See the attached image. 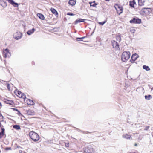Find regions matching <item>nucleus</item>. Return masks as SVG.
<instances>
[{
	"label": "nucleus",
	"mask_w": 153,
	"mask_h": 153,
	"mask_svg": "<svg viewBox=\"0 0 153 153\" xmlns=\"http://www.w3.org/2000/svg\"><path fill=\"white\" fill-rule=\"evenodd\" d=\"M129 153H137V152H129Z\"/></svg>",
	"instance_id": "obj_41"
},
{
	"label": "nucleus",
	"mask_w": 153,
	"mask_h": 153,
	"mask_svg": "<svg viewBox=\"0 0 153 153\" xmlns=\"http://www.w3.org/2000/svg\"><path fill=\"white\" fill-rule=\"evenodd\" d=\"M0 5L2 6L3 7H6L7 5V3L6 2H5L4 1H1L0 0Z\"/></svg>",
	"instance_id": "obj_21"
},
{
	"label": "nucleus",
	"mask_w": 153,
	"mask_h": 153,
	"mask_svg": "<svg viewBox=\"0 0 153 153\" xmlns=\"http://www.w3.org/2000/svg\"><path fill=\"white\" fill-rule=\"evenodd\" d=\"M112 45L113 48L117 50L119 49V45L118 43L115 40L112 41Z\"/></svg>",
	"instance_id": "obj_11"
},
{
	"label": "nucleus",
	"mask_w": 153,
	"mask_h": 153,
	"mask_svg": "<svg viewBox=\"0 0 153 153\" xmlns=\"http://www.w3.org/2000/svg\"><path fill=\"white\" fill-rule=\"evenodd\" d=\"M76 2V0H69L68 4L71 6H74Z\"/></svg>",
	"instance_id": "obj_14"
},
{
	"label": "nucleus",
	"mask_w": 153,
	"mask_h": 153,
	"mask_svg": "<svg viewBox=\"0 0 153 153\" xmlns=\"http://www.w3.org/2000/svg\"><path fill=\"white\" fill-rule=\"evenodd\" d=\"M14 93L16 96L20 98L23 99L25 101L26 95L17 89L15 90Z\"/></svg>",
	"instance_id": "obj_5"
},
{
	"label": "nucleus",
	"mask_w": 153,
	"mask_h": 153,
	"mask_svg": "<svg viewBox=\"0 0 153 153\" xmlns=\"http://www.w3.org/2000/svg\"><path fill=\"white\" fill-rule=\"evenodd\" d=\"M89 4H90L91 7L92 6L95 7H96V6L98 4H97L95 3V1H94L93 2H89Z\"/></svg>",
	"instance_id": "obj_22"
},
{
	"label": "nucleus",
	"mask_w": 153,
	"mask_h": 153,
	"mask_svg": "<svg viewBox=\"0 0 153 153\" xmlns=\"http://www.w3.org/2000/svg\"><path fill=\"white\" fill-rule=\"evenodd\" d=\"M2 54L3 57L5 58L7 57H9L11 56V53L10 52L9 50L8 49L3 50L2 52Z\"/></svg>",
	"instance_id": "obj_7"
},
{
	"label": "nucleus",
	"mask_w": 153,
	"mask_h": 153,
	"mask_svg": "<svg viewBox=\"0 0 153 153\" xmlns=\"http://www.w3.org/2000/svg\"><path fill=\"white\" fill-rule=\"evenodd\" d=\"M85 38V37H81V38H76V40L77 41H82V39H83L84 38Z\"/></svg>",
	"instance_id": "obj_30"
},
{
	"label": "nucleus",
	"mask_w": 153,
	"mask_h": 153,
	"mask_svg": "<svg viewBox=\"0 0 153 153\" xmlns=\"http://www.w3.org/2000/svg\"><path fill=\"white\" fill-rule=\"evenodd\" d=\"M152 12V9L150 8L144 7L142 8L140 12L142 15H148Z\"/></svg>",
	"instance_id": "obj_4"
},
{
	"label": "nucleus",
	"mask_w": 153,
	"mask_h": 153,
	"mask_svg": "<svg viewBox=\"0 0 153 153\" xmlns=\"http://www.w3.org/2000/svg\"><path fill=\"white\" fill-rule=\"evenodd\" d=\"M67 15H70V16H74L75 15L74 14L72 13L69 12L67 13Z\"/></svg>",
	"instance_id": "obj_32"
},
{
	"label": "nucleus",
	"mask_w": 153,
	"mask_h": 153,
	"mask_svg": "<svg viewBox=\"0 0 153 153\" xmlns=\"http://www.w3.org/2000/svg\"><path fill=\"white\" fill-rule=\"evenodd\" d=\"M10 148H9V147H7V148H5V150H10Z\"/></svg>",
	"instance_id": "obj_38"
},
{
	"label": "nucleus",
	"mask_w": 153,
	"mask_h": 153,
	"mask_svg": "<svg viewBox=\"0 0 153 153\" xmlns=\"http://www.w3.org/2000/svg\"><path fill=\"white\" fill-rule=\"evenodd\" d=\"M2 121H0V128H1V129L4 128V126H2L1 123V122Z\"/></svg>",
	"instance_id": "obj_34"
},
{
	"label": "nucleus",
	"mask_w": 153,
	"mask_h": 153,
	"mask_svg": "<svg viewBox=\"0 0 153 153\" xmlns=\"http://www.w3.org/2000/svg\"><path fill=\"white\" fill-rule=\"evenodd\" d=\"M7 87L9 90H10V86L9 84H7Z\"/></svg>",
	"instance_id": "obj_33"
},
{
	"label": "nucleus",
	"mask_w": 153,
	"mask_h": 153,
	"mask_svg": "<svg viewBox=\"0 0 153 153\" xmlns=\"http://www.w3.org/2000/svg\"><path fill=\"white\" fill-rule=\"evenodd\" d=\"M13 127L14 129H15L17 130H19L20 129V126L19 125H13Z\"/></svg>",
	"instance_id": "obj_26"
},
{
	"label": "nucleus",
	"mask_w": 153,
	"mask_h": 153,
	"mask_svg": "<svg viewBox=\"0 0 153 153\" xmlns=\"http://www.w3.org/2000/svg\"><path fill=\"white\" fill-rule=\"evenodd\" d=\"M145 97L146 99L149 100L152 98V96L150 95H145Z\"/></svg>",
	"instance_id": "obj_28"
},
{
	"label": "nucleus",
	"mask_w": 153,
	"mask_h": 153,
	"mask_svg": "<svg viewBox=\"0 0 153 153\" xmlns=\"http://www.w3.org/2000/svg\"><path fill=\"white\" fill-rule=\"evenodd\" d=\"M10 3L15 7H17L19 6V4L16 3L15 2L13 1H12Z\"/></svg>",
	"instance_id": "obj_23"
},
{
	"label": "nucleus",
	"mask_w": 153,
	"mask_h": 153,
	"mask_svg": "<svg viewBox=\"0 0 153 153\" xmlns=\"http://www.w3.org/2000/svg\"><path fill=\"white\" fill-rule=\"evenodd\" d=\"M138 55L136 54H133L131 57V59L130 60V62L131 63H134V62L138 58Z\"/></svg>",
	"instance_id": "obj_10"
},
{
	"label": "nucleus",
	"mask_w": 153,
	"mask_h": 153,
	"mask_svg": "<svg viewBox=\"0 0 153 153\" xmlns=\"http://www.w3.org/2000/svg\"><path fill=\"white\" fill-rule=\"evenodd\" d=\"M106 22V21H104L103 22H99V24L101 25H103V24H104L105 22Z\"/></svg>",
	"instance_id": "obj_31"
},
{
	"label": "nucleus",
	"mask_w": 153,
	"mask_h": 153,
	"mask_svg": "<svg viewBox=\"0 0 153 153\" xmlns=\"http://www.w3.org/2000/svg\"><path fill=\"white\" fill-rule=\"evenodd\" d=\"M143 67L144 69H145L146 71H148L150 70V68L148 66L146 65L143 66Z\"/></svg>",
	"instance_id": "obj_27"
},
{
	"label": "nucleus",
	"mask_w": 153,
	"mask_h": 153,
	"mask_svg": "<svg viewBox=\"0 0 153 153\" xmlns=\"http://www.w3.org/2000/svg\"><path fill=\"white\" fill-rule=\"evenodd\" d=\"M85 19H77L76 21H75L74 23L75 24H76L77 23L80 22H84V20Z\"/></svg>",
	"instance_id": "obj_19"
},
{
	"label": "nucleus",
	"mask_w": 153,
	"mask_h": 153,
	"mask_svg": "<svg viewBox=\"0 0 153 153\" xmlns=\"http://www.w3.org/2000/svg\"><path fill=\"white\" fill-rule=\"evenodd\" d=\"M37 16L40 19L42 20H45V17L41 13H38L37 14Z\"/></svg>",
	"instance_id": "obj_17"
},
{
	"label": "nucleus",
	"mask_w": 153,
	"mask_h": 153,
	"mask_svg": "<svg viewBox=\"0 0 153 153\" xmlns=\"http://www.w3.org/2000/svg\"><path fill=\"white\" fill-rule=\"evenodd\" d=\"M35 29L34 28H33L30 29L27 31V34L29 35H30L33 33L35 31Z\"/></svg>",
	"instance_id": "obj_24"
},
{
	"label": "nucleus",
	"mask_w": 153,
	"mask_h": 153,
	"mask_svg": "<svg viewBox=\"0 0 153 153\" xmlns=\"http://www.w3.org/2000/svg\"><path fill=\"white\" fill-rule=\"evenodd\" d=\"M136 4L135 0H133L132 1H129V5L131 7L134 8V5Z\"/></svg>",
	"instance_id": "obj_15"
},
{
	"label": "nucleus",
	"mask_w": 153,
	"mask_h": 153,
	"mask_svg": "<svg viewBox=\"0 0 153 153\" xmlns=\"http://www.w3.org/2000/svg\"><path fill=\"white\" fill-rule=\"evenodd\" d=\"M131 23L140 24L141 22V20L138 18H134L133 19L130 21Z\"/></svg>",
	"instance_id": "obj_8"
},
{
	"label": "nucleus",
	"mask_w": 153,
	"mask_h": 153,
	"mask_svg": "<svg viewBox=\"0 0 153 153\" xmlns=\"http://www.w3.org/2000/svg\"><path fill=\"white\" fill-rule=\"evenodd\" d=\"M65 146L66 147H69V143H65Z\"/></svg>",
	"instance_id": "obj_36"
},
{
	"label": "nucleus",
	"mask_w": 153,
	"mask_h": 153,
	"mask_svg": "<svg viewBox=\"0 0 153 153\" xmlns=\"http://www.w3.org/2000/svg\"><path fill=\"white\" fill-rule=\"evenodd\" d=\"M134 146H137V143H135L134 144Z\"/></svg>",
	"instance_id": "obj_40"
},
{
	"label": "nucleus",
	"mask_w": 153,
	"mask_h": 153,
	"mask_svg": "<svg viewBox=\"0 0 153 153\" xmlns=\"http://www.w3.org/2000/svg\"><path fill=\"white\" fill-rule=\"evenodd\" d=\"M114 7L116 10L117 13L119 15H120L123 13V8L120 4H115Z\"/></svg>",
	"instance_id": "obj_6"
},
{
	"label": "nucleus",
	"mask_w": 153,
	"mask_h": 153,
	"mask_svg": "<svg viewBox=\"0 0 153 153\" xmlns=\"http://www.w3.org/2000/svg\"><path fill=\"white\" fill-rule=\"evenodd\" d=\"M13 37L16 40L21 39L22 36V34L19 31H17L13 34Z\"/></svg>",
	"instance_id": "obj_9"
},
{
	"label": "nucleus",
	"mask_w": 153,
	"mask_h": 153,
	"mask_svg": "<svg viewBox=\"0 0 153 153\" xmlns=\"http://www.w3.org/2000/svg\"><path fill=\"white\" fill-rule=\"evenodd\" d=\"M12 109H13V111H17L19 113L20 112L17 109L12 108Z\"/></svg>",
	"instance_id": "obj_35"
},
{
	"label": "nucleus",
	"mask_w": 153,
	"mask_h": 153,
	"mask_svg": "<svg viewBox=\"0 0 153 153\" xmlns=\"http://www.w3.org/2000/svg\"><path fill=\"white\" fill-rule=\"evenodd\" d=\"M4 117L2 115L1 113L0 112V121H4Z\"/></svg>",
	"instance_id": "obj_29"
},
{
	"label": "nucleus",
	"mask_w": 153,
	"mask_h": 153,
	"mask_svg": "<svg viewBox=\"0 0 153 153\" xmlns=\"http://www.w3.org/2000/svg\"><path fill=\"white\" fill-rule=\"evenodd\" d=\"M6 102H7V103H9V104H10V102H11V101H10L8 100H7V101H6Z\"/></svg>",
	"instance_id": "obj_39"
},
{
	"label": "nucleus",
	"mask_w": 153,
	"mask_h": 153,
	"mask_svg": "<svg viewBox=\"0 0 153 153\" xmlns=\"http://www.w3.org/2000/svg\"><path fill=\"white\" fill-rule=\"evenodd\" d=\"M149 128V126H147L146 127V128L145 129V130H147Z\"/></svg>",
	"instance_id": "obj_37"
},
{
	"label": "nucleus",
	"mask_w": 153,
	"mask_h": 153,
	"mask_svg": "<svg viewBox=\"0 0 153 153\" xmlns=\"http://www.w3.org/2000/svg\"><path fill=\"white\" fill-rule=\"evenodd\" d=\"M5 129L4 128L1 129V131L0 132V138L4 136V133Z\"/></svg>",
	"instance_id": "obj_25"
},
{
	"label": "nucleus",
	"mask_w": 153,
	"mask_h": 153,
	"mask_svg": "<svg viewBox=\"0 0 153 153\" xmlns=\"http://www.w3.org/2000/svg\"><path fill=\"white\" fill-rule=\"evenodd\" d=\"M121 35L120 33H118L116 35V38L117 40L120 42L121 40Z\"/></svg>",
	"instance_id": "obj_20"
},
{
	"label": "nucleus",
	"mask_w": 153,
	"mask_h": 153,
	"mask_svg": "<svg viewBox=\"0 0 153 153\" xmlns=\"http://www.w3.org/2000/svg\"><path fill=\"white\" fill-rule=\"evenodd\" d=\"M123 138H126L127 139H129L131 138V135L128 134H126L123 135Z\"/></svg>",
	"instance_id": "obj_18"
},
{
	"label": "nucleus",
	"mask_w": 153,
	"mask_h": 153,
	"mask_svg": "<svg viewBox=\"0 0 153 153\" xmlns=\"http://www.w3.org/2000/svg\"><path fill=\"white\" fill-rule=\"evenodd\" d=\"M130 53L129 51H125L123 52L121 56V59L123 62L128 60L130 57Z\"/></svg>",
	"instance_id": "obj_3"
},
{
	"label": "nucleus",
	"mask_w": 153,
	"mask_h": 153,
	"mask_svg": "<svg viewBox=\"0 0 153 153\" xmlns=\"http://www.w3.org/2000/svg\"><path fill=\"white\" fill-rule=\"evenodd\" d=\"M50 10L56 16H58V13L55 9L52 7L50 8Z\"/></svg>",
	"instance_id": "obj_16"
},
{
	"label": "nucleus",
	"mask_w": 153,
	"mask_h": 153,
	"mask_svg": "<svg viewBox=\"0 0 153 153\" xmlns=\"http://www.w3.org/2000/svg\"><path fill=\"white\" fill-rule=\"evenodd\" d=\"M29 134L30 138L34 142L38 141L40 139L38 134L33 131H30Z\"/></svg>",
	"instance_id": "obj_1"
},
{
	"label": "nucleus",
	"mask_w": 153,
	"mask_h": 153,
	"mask_svg": "<svg viewBox=\"0 0 153 153\" xmlns=\"http://www.w3.org/2000/svg\"><path fill=\"white\" fill-rule=\"evenodd\" d=\"M106 0V1H109L110 0Z\"/></svg>",
	"instance_id": "obj_43"
},
{
	"label": "nucleus",
	"mask_w": 153,
	"mask_h": 153,
	"mask_svg": "<svg viewBox=\"0 0 153 153\" xmlns=\"http://www.w3.org/2000/svg\"><path fill=\"white\" fill-rule=\"evenodd\" d=\"M0 106L1 107L2 106V104L0 102Z\"/></svg>",
	"instance_id": "obj_42"
},
{
	"label": "nucleus",
	"mask_w": 153,
	"mask_h": 153,
	"mask_svg": "<svg viewBox=\"0 0 153 153\" xmlns=\"http://www.w3.org/2000/svg\"><path fill=\"white\" fill-rule=\"evenodd\" d=\"M25 101H26V102L28 105H32L34 104V102L31 100L26 98Z\"/></svg>",
	"instance_id": "obj_12"
},
{
	"label": "nucleus",
	"mask_w": 153,
	"mask_h": 153,
	"mask_svg": "<svg viewBox=\"0 0 153 153\" xmlns=\"http://www.w3.org/2000/svg\"><path fill=\"white\" fill-rule=\"evenodd\" d=\"M147 0H138V4L140 6H142L144 5L145 2Z\"/></svg>",
	"instance_id": "obj_13"
},
{
	"label": "nucleus",
	"mask_w": 153,
	"mask_h": 153,
	"mask_svg": "<svg viewBox=\"0 0 153 153\" xmlns=\"http://www.w3.org/2000/svg\"><path fill=\"white\" fill-rule=\"evenodd\" d=\"M82 152L84 153H94V150L92 146L89 145L83 148Z\"/></svg>",
	"instance_id": "obj_2"
}]
</instances>
